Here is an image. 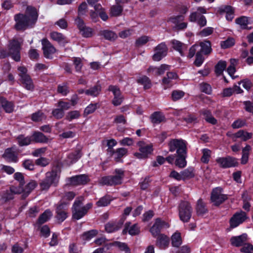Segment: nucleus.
Instances as JSON below:
<instances>
[{
    "label": "nucleus",
    "instance_id": "obj_14",
    "mask_svg": "<svg viewBox=\"0 0 253 253\" xmlns=\"http://www.w3.org/2000/svg\"><path fill=\"white\" fill-rule=\"evenodd\" d=\"M95 12H90V17L94 21H96L98 15L103 21H106L108 19V16L102 6L97 4L94 6Z\"/></svg>",
    "mask_w": 253,
    "mask_h": 253
},
{
    "label": "nucleus",
    "instance_id": "obj_40",
    "mask_svg": "<svg viewBox=\"0 0 253 253\" xmlns=\"http://www.w3.org/2000/svg\"><path fill=\"white\" fill-rule=\"evenodd\" d=\"M186 154H180L177 155V158L175 160V165L179 168H182L186 166L185 160Z\"/></svg>",
    "mask_w": 253,
    "mask_h": 253
},
{
    "label": "nucleus",
    "instance_id": "obj_2",
    "mask_svg": "<svg viewBox=\"0 0 253 253\" xmlns=\"http://www.w3.org/2000/svg\"><path fill=\"white\" fill-rule=\"evenodd\" d=\"M23 41L21 38L14 39L10 41L8 46V52L4 50H0V58H4L10 55L13 60L19 61L20 60L21 45Z\"/></svg>",
    "mask_w": 253,
    "mask_h": 253
},
{
    "label": "nucleus",
    "instance_id": "obj_39",
    "mask_svg": "<svg viewBox=\"0 0 253 253\" xmlns=\"http://www.w3.org/2000/svg\"><path fill=\"white\" fill-rule=\"evenodd\" d=\"M137 83L143 85L145 89H149L151 87V83L149 79L146 76L140 77L137 80Z\"/></svg>",
    "mask_w": 253,
    "mask_h": 253
},
{
    "label": "nucleus",
    "instance_id": "obj_36",
    "mask_svg": "<svg viewBox=\"0 0 253 253\" xmlns=\"http://www.w3.org/2000/svg\"><path fill=\"white\" fill-rule=\"evenodd\" d=\"M100 34L105 39L110 41H114L117 38V35L114 32L110 30H103L100 31Z\"/></svg>",
    "mask_w": 253,
    "mask_h": 253
},
{
    "label": "nucleus",
    "instance_id": "obj_17",
    "mask_svg": "<svg viewBox=\"0 0 253 253\" xmlns=\"http://www.w3.org/2000/svg\"><path fill=\"white\" fill-rule=\"evenodd\" d=\"M108 90L111 91L113 95L114 98L112 100V103L115 106H119L121 105L123 100V97L121 94L120 89L114 85H110Z\"/></svg>",
    "mask_w": 253,
    "mask_h": 253
},
{
    "label": "nucleus",
    "instance_id": "obj_42",
    "mask_svg": "<svg viewBox=\"0 0 253 253\" xmlns=\"http://www.w3.org/2000/svg\"><path fill=\"white\" fill-rule=\"evenodd\" d=\"M251 146L247 145L242 150V157L241 158V163L242 164H246L249 159V152L251 150Z\"/></svg>",
    "mask_w": 253,
    "mask_h": 253
},
{
    "label": "nucleus",
    "instance_id": "obj_11",
    "mask_svg": "<svg viewBox=\"0 0 253 253\" xmlns=\"http://www.w3.org/2000/svg\"><path fill=\"white\" fill-rule=\"evenodd\" d=\"M169 227L168 222L160 218L156 219L155 222L150 229V232L154 237L157 236L163 229H167Z\"/></svg>",
    "mask_w": 253,
    "mask_h": 253
},
{
    "label": "nucleus",
    "instance_id": "obj_18",
    "mask_svg": "<svg viewBox=\"0 0 253 253\" xmlns=\"http://www.w3.org/2000/svg\"><path fill=\"white\" fill-rule=\"evenodd\" d=\"M216 161L220 167L223 168L234 167L237 163L235 158L230 157L218 158Z\"/></svg>",
    "mask_w": 253,
    "mask_h": 253
},
{
    "label": "nucleus",
    "instance_id": "obj_53",
    "mask_svg": "<svg viewBox=\"0 0 253 253\" xmlns=\"http://www.w3.org/2000/svg\"><path fill=\"white\" fill-rule=\"evenodd\" d=\"M185 95V92L182 90H175L172 92L171 98L173 101L182 98Z\"/></svg>",
    "mask_w": 253,
    "mask_h": 253
},
{
    "label": "nucleus",
    "instance_id": "obj_26",
    "mask_svg": "<svg viewBox=\"0 0 253 253\" xmlns=\"http://www.w3.org/2000/svg\"><path fill=\"white\" fill-rule=\"evenodd\" d=\"M101 89L100 85L97 84L93 87L90 88L89 89L84 90H79V92L80 93H83L84 92L87 95H90L93 97L97 96L99 93Z\"/></svg>",
    "mask_w": 253,
    "mask_h": 253
},
{
    "label": "nucleus",
    "instance_id": "obj_45",
    "mask_svg": "<svg viewBox=\"0 0 253 253\" xmlns=\"http://www.w3.org/2000/svg\"><path fill=\"white\" fill-rule=\"evenodd\" d=\"M238 64V60L235 59H230V65L227 68V72L228 74L231 76L234 74L236 72L235 67Z\"/></svg>",
    "mask_w": 253,
    "mask_h": 253
},
{
    "label": "nucleus",
    "instance_id": "obj_10",
    "mask_svg": "<svg viewBox=\"0 0 253 253\" xmlns=\"http://www.w3.org/2000/svg\"><path fill=\"white\" fill-rule=\"evenodd\" d=\"M227 197L226 195L222 193V189L216 187L213 189L211 194V201L215 206H218L223 203Z\"/></svg>",
    "mask_w": 253,
    "mask_h": 253
},
{
    "label": "nucleus",
    "instance_id": "obj_62",
    "mask_svg": "<svg viewBox=\"0 0 253 253\" xmlns=\"http://www.w3.org/2000/svg\"><path fill=\"white\" fill-rule=\"evenodd\" d=\"M80 116V113L78 111H73L69 112L66 117V118L67 120L69 121H71L74 119H78Z\"/></svg>",
    "mask_w": 253,
    "mask_h": 253
},
{
    "label": "nucleus",
    "instance_id": "obj_54",
    "mask_svg": "<svg viewBox=\"0 0 253 253\" xmlns=\"http://www.w3.org/2000/svg\"><path fill=\"white\" fill-rule=\"evenodd\" d=\"M45 119V116L40 111L34 113L32 116V120L35 122L42 121L44 120Z\"/></svg>",
    "mask_w": 253,
    "mask_h": 253
},
{
    "label": "nucleus",
    "instance_id": "obj_3",
    "mask_svg": "<svg viewBox=\"0 0 253 253\" xmlns=\"http://www.w3.org/2000/svg\"><path fill=\"white\" fill-rule=\"evenodd\" d=\"M83 201L82 197L77 198L73 205V218L75 219L79 220L82 218L86 214L88 210L92 207V204L91 203L83 206Z\"/></svg>",
    "mask_w": 253,
    "mask_h": 253
},
{
    "label": "nucleus",
    "instance_id": "obj_38",
    "mask_svg": "<svg viewBox=\"0 0 253 253\" xmlns=\"http://www.w3.org/2000/svg\"><path fill=\"white\" fill-rule=\"evenodd\" d=\"M201 50L200 53H203L204 54H209L211 51V42L208 41H205L200 43Z\"/></svg>",
    "mask_w": 253,
    "mask_h": 253
},
{
    "label": "nucleus",
    "instance_id": "obj_7",
    "mask_svg": "<svg viewBox=\"0 0 253 253\" xmlns=\"http://www.w3.org/2000/svg\"><path fill=\"white\" fill-rule=\"evenodd\" d=\"M139 147V152H135L134 156L139 159H144L148 157L153 151V145L143 141H139L137 143Z\"/></svg>",
    "mask_w": 253,
    "mask_h": 253
},
{
    "label": "nucleus",
    "instance_id": "obj_61",
    "mask_svg": "<svg viewBox=\"0 0 253 253\" xmlns=\"http://www.w3.org/2000/svg\"><path fill=\"white\" fill-rule=\"evenodd\" d=\"M126 229L128 232V233L131 235H135L138 234L139 232V228L137 225L134 224L130 227L126 226Z\"/></svg>",
    "mask_w": 253,
    "mask_h": 253
},
{
    "label": "nucleus",
    "instance_id": "obj_9",
    "mask_svg": "<svg viewBox=\"0 0 253 253\" xmlns=\"http://www.w3.org/2000/svg\"><path fill=\"white\" fill-rule=\"evenodd\" d=\"M192 209L190 204L187 202H182L179 208L180 219L183 222H188L191 216Z\"/></svg>",
    "mask_w": 253,
    "mask_h": 253
},
{
    "label": "nucleus",
    "instance_id": "obj_64",
    "mask_svg": "<svg viewBox=\"0 0 253 253\" xmlns=\"http://www.w3.org/2000/svg\"><path fill=\"white\" fill-rule=\"evenodd\" d=\"M241 251L245 253H253V246L250 244H245Z\"/></svg>",
    "mask_w": 253,
    "mask_h": 253
},
{
    "label": "nucleus",
    "instance_id": "obj_63",
    "mask_svg": "<svg viewBox=\"0 0 253 253\" xmlns=\"http://www.w3.org/2000/svg\"><path fill=\"white\" fill-rule=\"evenodd\" d=\"M184 19V17L182 15H178L171 17L169 19V21L174 25L175 27L179 23L182 22Z\"/></svg>",
    "mask_w": 253,
    "mask_h": 253
},
{
    "label": "nucleus",
    "instance_id": "obj_19",
    "mask_svg": "<svg viewBox=\"0 0 253 253\" xmlns=\"http://www.w3.org/2000/svg\"><path fill=\"white\" fill-rule=\"evenodd\" d=\"M178 77L174 72H168L166 76L162 80V84L165 86V89L170 87L173 84V81L176 80Z\"/></svg>",
    "mask_w": 253,
    "mask_h": 253
},
{
    "label": "nucleus",
    "instance_id": "obj_28",
    "mask_svg": "<svg viewBox=\"0 0 253 253\" xmlns=\"http://www.w3.org/2000/svg\"><path fill=\"white\" fill-rule=\"evenodd\" d=\"M82 156L80 149L76 150L74 152L71 153L68 156L66 163L67 165H71L76 162Z\"/></svg>",
    "mask_w": 253,
    "mask_h": 253
},
{
    "label": "nucleus",
    "instance_id": "obj_23",
    "mask_svg": "<svg viewBox=\"0 0 253 253\" xmlns=\"http://www.w3.org/2000/svg\"><path fill=\"white\" fill-rule=\"evenodd\" d=\"M253 134L244 130H240L232 135L231 138L234 141L237 138H241L243 141H247L252 138Z\"/></svg>",
    "mask_w": 253,
    "mask_h": 253
},
{
    "label": "nucleus",
    "instance_id": "obj_37",
    "mask_svg": "<svg viewBox=\"0 0 253 253\" xmlns=\"http://www.w3.org/2000/svg\"><path fill=\"white\" fill-rule=\"evenodd\" d=\"M0 102L2 108L6 113H11L14 110V105L11 102H8L4 98L0 99Z\"/></svg>",
    "mask_w": 253,
    "mask_h": 253
},
{
    "label": "nucleus",
    "instance_id": "obj_59",
    "mask_svg": "<svg viewBox=\"0 0 253 253\" xmlns=\"http://www.w3.org/2000/svg\"><path fill=\"white\" fill-rule=\"evenodd\" d=\"M246 126V122L245 120L238 119L235 121L231 125L234 129H237Z\"/></svg>",
    "mask_w": 253,
    "mask_h": 253
},
{
    "label": "nucleus",
    "instance_id": "obj_8",
    "mask_svg": "<svg viewBox=\"0 0 253 253\" xmlns=\"http://www.w3.org/2000/svg\"><path fill=\"white\" fill-rule=\"evenodd\" d=\"M169 151L174 152L176 151L177 155L180 154H186V144L185 141L182 139H173L169 143Z\"/></svg>",
    "mask_w": 253,
    "mask_h": 253
},
{
    "label": "nucleus",
    "instance_id": "obj_12",
    "mask_svg": "<svg viewBox=\"0 0 253 253\" xmlns=\"http://www.w3.org/2000/svg\"><path fill=\"white\" fill-rule=\"evenodd\" d=\"M75 24L80 30L81 34L86 38L90 37L92 35V30L91 28L85 26L84 23L82 19L79 17H77L75 19Z\"/></svg>",
    "mask_w": 253,
    "mask_h": 253
},
{
    "label": "nucleus",
    "instance_id": "obj_35",
    "mask_svg": "<svg viewBox=\"0 0 253 253\" xmlns=\"http://www.w3.org/2000/svg\"><path fill=\"white\" fill-rule=\"evenodd\" d=\"M150 119L153 124H159L164 121L165 118L161 112H155L151 115Z\"/></svg>",
    "mask_w": 253,
    "mask_h": 253
},
{
    "label": "nucleus",
    "instance_id": "obj_24",
    "mask_svg": "<svg viewBox=\"0 0 253 253\" xmlns=\"http://www.w3.org/2000/svg\"><path fill=\"white\" fill-rule=\"evenodd\" d=\"M66 207L67 204L61 203L57 208V218L61 222L63 221L67 217V212L65 209Z\"/></svg>",
    "mask_w": 253,
    "mask_h": 253
},
{
    "label": "nucleus",
    "instance_id": "obj_13",
    "mask_svg": "<svg viewBox=\"0 0 253 253\" xmlns=\"http://www.w3.org/2000/svg\"><path fill=\"white\" fill-rule=\"evenodd\" d=\"M168 48L164 42L159 44L155 49V53L153 56L154 61H159L166 56Z\"/></svg>",
    "mask_w": 253,
    "mask_h": 253
},
{
    "label": "nucleus",
    "instance_id": "obj_41",
    "mask_svg": "<svg viewBox=\"0 0 253 253\" xmlns=\"http://www.w3.org/2000/svg\"><path fill=\"white\" fill-rule=\"evenodd\" d=\"M18 144L20 146H26L30 144L33 141L32 136H24L20 135L17 137Z\"/></svg>",
    "mask_w": 253,
    "mask_h": 253
},
{
    "label": "nucleus",
    "instance_id": "obj_46",
    "mask_svg": "<svg viewBox=\"0 0 253 253\" xmlns=\"http://www.w3.org/2000/svg\"><path fill=\"white\" fill-rule=\"evenodd\" d=\"M21 81L23 84L24 87L28 90H32L34 88V85L32 80L29 76L26 77L25 78L21 79Z\"/></svg>",
    "mask_w": 253,
    "mask_h": 253
},
{
    "label": "nucleus",
    "instance_id": "obj_34",
    "mask_svg": "<svg viewBox=\"0 0 253 253\" xmlns=\"http://www.w3.org/2000/svg\"><path fill=\"white\" fill-rule=\"evenodd\" d=\"M171 244L173 247H178L182 244V240L180 233L176 231L171 237Z\"/></svg>",
    "mask_w": 253,
    "mask_h": 253
},
{
    "label": "nucleus",
    "instance_id": "obj_25",
    "mask_svg": "<svg viewBox=\"0 0 253 253\" xmlns=\"http://www.w3.org/2000/svg\"><path fill=\"white\" fill-rule=\"evenodd\" d=\"M247 240V234H243L238 236L232 237L231 239V243L233 246L239 247L245 244Z\"/></svg>",
    "mask_w": 253,
    "mask_h": 253
},
{
    "label": "nucleus",
    "instance_id": "obj_1",
    "mask_svg": "<svg viewBox=\"0 0 253 253\" xmlns=\"http://www.w3.org/2000/svg\"><path fill=\"white\" fill-rule=\"evenodd\" d=\"M38 17L37 9L32 6L27 7L25 15L17 14L14 19L16 21L15 28L17 30H24L34 25Z\"/></svg>",
    "mask_w": 253,
    "mask_h": 253
},
{
    "label": "nucleus",
    "instance_id": "obj_55",
    "mask_svg": "<svg viewBox=\"0 0 253 253\" xmlns=\"http://www.w3.org/2000/svg\"><path fill=\"white\" fill-rule=\"evenodd\" d=\"M235 44V40L233 38H229L226 40L222 41L220 43V45L223 48H227Z\"/></svg>",
    "mask_w": 253,
    "mask_h": 253
},
{
    "label": "nucleus",
    "instance_id": "obj_31",
    "mask_svg": "<svg viewBox=\"0 0 253 253\" xmlns=\"http://www.w3.org/2000/svg\"><path fill=\"white\" fill-rule=\"evenodd\" d=\"M122 222H110L105 225V230L108 233H112L120 229Z\"/></svg>",
    "mask_w": 253,
    "mask_h": 253
},
{
    "label": "nucleus",
    "instance_id": "obj_22",
    "mask_svg": "<svg viewBox=\"0 0 253 253\" xmlns=\"http://www.w3.org/2000/svg\"><path fill=\"white\" fill-rule=\"evenodd\" d=\"M87 181V178L85 175H79L69 178V184L74 186L84 184Z\"/></svg>",
    "mask_w": 253,
    "mask_h": 253
},
{
    "label": "nucleus",
    "instance_id": "obj_43",
    "mask_svg": "<svg viewBox=\"0 0 253 253\" xmlns=\"http://www.w3.org/2000/svg\"><path fill=\"white\" fill-rule=\"evenodd\" d=\"M52 216V213L49 210H46L39 218L38 223L42 224L48 220Z\"/></svg>",
    "mask_w": 253,
    "mask_h": 253
},
{
    "label": "nucleus",
    "instance_id": "obj_33",
    "mask_svg": "<svg viewBox=\"0 0 253 253\" xmlns=\"http://www.w3.org/2000/svg\"><path fill=\"white\" fill-rule=\"evenodd\" d=\"M171 43L172 47L178 51L181 55L183 56L184 50L187 48L186 45L176 40H173Z\"/></svg>",
    "mask_w": 253,
    "mask_h": 253
},
{
    "label": "nucleus",
    "instance_id": "obj_4",
    "mask_svg": "<svg viewBox=\"0 0 253 253\" xmlns=\"http://www.w3.org/2000/svg\"><path fill=\"white\" fill-rule=\"evenodd\" d=\"M114 175L107 176L101 177L99 180V183L101 185H115L122 183L124 177V171L122 169H116Z\"/></svg>",
    "mask_w": 253,
    "mask_h": 253
},
{
    "label": "nucleus",
    "instance_id": "obj_50",
    "mask_svg": "<svg viewBox=\"0 0 253 253\" xmlns=\"http://www.w3.org/2000/svg\"><path fill=\"white\" fill-rule=\"evenodd\" d=\"M113 245L118 248L121 251H124L125 253H130V251L126 244L120 242H115Z\"/></svg>",
    "mask_w": 253,
    "mask_h": 253
},
{
    "label": "nucleus",
    "instance_id": "obj_30",
    "mask_svg": "<svg viewBox=\"0 0 253 253\" xmlns=\"http://www.w3.org/2000/svg\"><path fill=\"white\" fill-rule=\"evenodd\" d=\"M221 13H226V18L228 21H231L234 18V9L230 6H224L219 8Z\"/></svg>",
    "mask_w": 253,
    "mask_h": 253
},
{
    "label": "nucleus",
    "instance_id": "obj_60",
    "mask_svg": "<svg viewBox=\"0 0 253 253\" xmlns=\"http://www.w3.org/2000/svg\"><path fill=\"white\" fill-rule=\"evenodd\" d=\"M97 108V104H90L84 109V115L87 116L93 113Z\"/></svg>",
    "mask_w": 253,
    "mask_h": 253
},
{
    "label": "nucleus",
    "instance_id": "obj_5",
    "mask_svg": "<svg viewBox=\"0 0 253 253\" xmlns=\"http://www.w3.org/2000/svg\"><path fill=\"white\" fill-rule=\"evenodd\" d=\"M59 173L54 170L46 172L45 178L40 183L41 189L47 190L51 185L56 186L59 181Z\"/></svg>",
    "mask_w": 253,
    "mask_h": 253
},
{
    "label": "nucleus",
    "instance_id": "obj_47",
    "mask_svg": "<svg viewBox=\"0 0 253 253\" xmlns=\"http://www.w3.org/2000/svg\"><path fill=\"white\" fill-rule=\"evenodd\" d=\"M183 180L191 178L194 176V169L192 168H189L181 171Z\"/></svg>",
    "mask_w": 253,
    "mask_h": 253
},
{
    "label": "nucleus",
    "instance_id": "obj_48",
    "mask_svg": "<svg viewBox=\"0 0 253 253\" xmlns=\"http://www.w3.org/2000/svg\"><path fill=\"white\" fill-rule=\"evenodd\" d=\"M112 199L109 196H106L101 198L98 201L96 202V205L98 207H105L109 205Z\"/></svg>",
    "mask_w": 253,
    "mask_h": 253
},
{
    "label": "nucleus",
    "instance_id": "obj_29",
    "mask_svg": "<svg viewBox=\"0 0 253 253\" xmlns=\"http://www.w3.org/2000/svg\"><path fill=\"white\" fill-rule=\"evenodd\" d=\"M50 37L53 40L57 42L60 44L64 45L68 42V41L67 40L66 37L64 36L62 34L57 32H51L50 33Z\"/></svg>",
    "mask_w": 253,
    "mask_h": 253
},
{
    "label": "nucleus",
    "instance_id": "obj_58",
    "mask_svg": "<svg viewBox=\"0 0 253 253\" xmlns=\"http://www.w3.org/2000/svg\"><path fill=\"white\" fill-rule=\"evenodd\" d=\"M236 23L240 25L243 28H246L247 25L249 23L248 17L242 16L236 19Z\"/></svg>",
    "mask_w": 253,
    "mask_h": 253
},
{
    "label": "nucleus",
    "instance_id": "obj_15",
    "mask_svg": "<svg viewBox=\"0 0 253 253\" xmlns=\"http://www.w3.org/2000/svg\"><path fill=\"white\" fill-rule=\"evenodd\" d=\"M247 218L245 212L241 211L236 212L230 220V224L231 228H235L243 223Z\"/></svg>",
    "mask_w": 253,
    "mask_h": 253
},
{
    "label": "nucleus",
    "instance_id": "obj_56",
    "mask_svg": "<svg viewBox=\"0 0 253 253\" xmlns=\"http://www.w3.org/2000/svg\"><path fill=\"white\" fill-rule=\"evenodd\" d=\"M98 233L96 230H92L88 232H85L82 236L84 240H89L95 237Z\"/></svg>",
    "mask_w": 253,
    "mask_h": 253
},
{
    "label": "nucleus",
    "instance_id": "obj_20",
    "mask_svg": "<svg viewBox=\"0 0 253 253\" xmlns=\"http://www.w3.org/2000/svg\"><path fill=\"white\" fill-rule=\"evenodd\" d=\"M156 244L161 249H166L169 244V238L164 234H158Z\"/></svg>",
    "mask_w": 253,
    "mask_h": 253
},
{
    "label": "nucleus",
    "instance_id": "obj_52",
    "mask_svg": "<svg viewBox=\"0 0 253 253\" xmlns=\"http://www.w3.org/2000/svg\"><path fill=\"white\" fill-rule=\"evenodd\" d=\"M203 156L201 158V161L204 163H208L211 155V151L208 149L202 150Z\"/></svg>",
    "mask_w": 253,
    "mask_h": 253
},
{
    "label": "nucleus",
    "instance_id": "obj_32",
    "mask_svg": "<svg viewBox=\"0 0 253 253\" xmlns=\"http://www.w3.org/2000/svg\"><path fill=\"white\" fill-rule=\"evenodd\" d=\"M127 153V150L125 148H120L117 149L113 153V157L115 160L117 162H120L122 158L126 156Z\"/></svg>",
    "mask_w": 253,
    "mask_h": 253
},
{
    "label": "nucleus",
    "instance_id": "obj_49",
    "mask_svg": "<svg viewBox=\"0 0 253 253\" xmlns=\"http://www.w3.org/2000/svg\"><path fill=\"white\" fill-rule=\"evenodd\" d=\"M169 66L166 64H163L159 67H154L153 68L157 75H160L163 74L166 71L169 70Z\"/></svg>",
    "mask_w": 253,
    "mask_h": 253
},
{
    "label": "nucleus",
    "instance_id": "obj_44",
    "mask_svg": "<svg viewBox=\"0 0 253 253\" xmlns=\"http://www.w3.org/2000/svg\"><path fill=\"white\" fill-rule=\"evenodd\" d=\"M227 66L226 62L224 61H219L215 66V71L217 75H221L225 70Z\"/></svg>",
    "mask_w": 253,
    "mask_h": 253
},
{
    "label": "nucleus",
    "instance_id": "obj_27",
    "mask_svg": "<svg viewBox=\"0 0 253 253\" xmlns=\"http://www.w3.org/2000/svg\"><path fill=\"white\" fill-rule=\"evenodd\" d=\"M32 141L37 143H47L49 139L40 132H35L32 135Z\"/></svg>",
    "mask_w": 253,
    "mask_h": 253
},
{
    "label": "nucleus",
    "instance_id": "obj_6",
    "mask_svg": "<svg viewBox=\"0 0 253 253\" xmlns=\"http://www.w3.org/2000/svg\"><path fill=\"white\" fill-rule=\"evenodd\" d=\"M37 185L38 184L36 181L31 180L24 186L23 185L18 186H12L10 188V191L12 193L21 194L22 198L25 199L28 196Z\"/></svg>",
    "mask_w": 253,
    "mask_h": 253
},
{
    "label": "nucleus",
    "instance_id": "obj_51",
    "mask_svg": "<svg viewBox=\"0 0 253 253\" xmlns=\"http://www.w3.org/2000/svg\"><path fill=\"white\" fill-rule=\"evenodd\" d=\"M197 211L198 214L200 215H202L206 213L207 211V209L205 208V204L201 199H200L198 201Z\"/></svg>",
    "mask_w": 253,
    "mask_h": 253
},
{
    "label": "nucleus",
    "instance_id": "obj_21",
    "mask_svg": "<svg viewBox=\"0 0 253 253\" xmlns=\"http://www.w3.org/2000/svg\"><path fill=\"white\" fill-rule=\"evenodd\" d=\"M2 157L8 162H16L17 161V153L13 148L5 150Z\"/></svg>",
    "mask_w": 253,
    "mask_h": 253
},
{
    "label": "nucleus",
    "instance_id": "obj_57",
    "mask_svg": "<svg viewBox=\"0 0 253 253\" xmlns=\"http://www.w3.org/2000/svg\"><path fill=\"white\" fill-rule=\"evenodd\" d=\"M123 10L122 7L119 5H114L112 7L110 14L112 16H117L121 14Z\"/></svg>",
    "mask_w": 253,
    "mask_h": 253
},
{
    "label": "nucleus",
    "instance_id": "obj_16",
    "mask_svg": "<svg viewBox=\"0 0 253 253\" xmlns=\"http://www.w3.org/2000/svg\"><path fill=\"white\" fill-rule=\"evenodd\" d=\"M42 43L44 56L47 58H51L52 55L56 52L55 48L46 39H43Z\"/></svg>",
    "mask_w": 253,
    "mask_h": 253
}]
</instances>
